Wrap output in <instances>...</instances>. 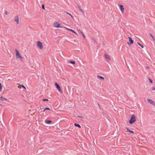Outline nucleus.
Here are the masks:
<instances>
[{
  "label": "nucleus",
  "mask_w": 155,
  "mask_h": 155,
  "mask_svg": "<svg viewBox=\"0 0 155 155\" xmlns=\"http://www.w3.org/2000/svg\"><path fill=\"white\" fill-rule=\"evenodd\" d=\"M53 26L55 28H63L62 26L61 25L58 21L54 22L53 23Z\"/></svg>",
  "instance_id": "nucleus-1"
},
{
  "label": "nucleus",
  "mask_w": 155,
  "mask_h": 155,
  "mask_svg": "<svg viewBox=\"0 0 155 155\" xmlns=\"http://www.w3.org/2000/svg\"><path fill=\"white\" fill-rule=\"evenodd\" d=\"M36 46L38 48H39L41 50L43 49V43L40 41H38L36 42Z\"/></svg>",
  "instance_id": "nucleus-2"
},
{
  "label": "nucleus",
  "mask_w": 155,
  "mask_h": 155,
  "mask_svg": "<svg viewBox=\"0 0 155 155\" xmlns=\"http://www.w3.org/2000/svg\"><path fill=\"white\" fill-rule=\"evenodd\" d=\"M136 121V118L135 116L133 114L132 115L129 121V122L130 124H132L134 123Z\"/></svg>",
  "instance_id": "nucleus-3"
},
{
  "label": "nucleus",
  "mask_w": 155,
  "mask_h": 155,
  "mask_svg": "<svg viewBox=\"0 0 155 155\" xmlns=\"http://www.w3.org/2000/svg\"><path fill=\"white\" fill-rule=\"evenodd\" d=\"M15 52L16 58L20 59L22 58V57L21 56L20 54L17 49H15Z\"/></svg>",
  "instance_id": "nucleus-4"
},
{
  "label": "nucleus",
  "mask_w": 155,
  "mask_h": 155,
  "mask_svg": "<svg viewBox=\"0 0 155 155\" xmlns=\"http://www.w3.org/2000/svg\"><path fill=\"white\" fill-rule=\"evenodd\" d=\"M146 100L147 102L155 106V102L154 101L149 98H147Z\"/></svg>",
  "instance_id": "nucleus-5"
},
{
  "label": "nucleus",
  "mask_w": 155,
  "mask_h": 155,
  "mask_svg": "<svg viewBox=\"0 0 155 155\" xmlns=\"http://www.w3.org/2000/svg\"><path fill=\"white\" fill-rule=\"evenodd\" d=\"M55 85L56 86V88L58 89L59 91L61 93H62L63 92L61 90V88L59 85L57 83H56L55 84Z\"/></svg>",
  "instance_id": "nucleus-6"
},
{
  "label": "nucleus",
  "mask_w": 155,
  "mask_h": 155,
  "mask_svg": "<svg viewBox=\"0 0 155 155\" xmlns=\"http://www.w3.org/2000/svg\"><path fill=\"white\" fill-rule=\"evenodd\" d=\"M104 57L105 59L108 61H109L110 60V56L107 54H105L104 55Z\"/></svg>",
  "instance_id": "nucleus-7"
},
{
  "label": "nucleus",
  "mask_w": 155,
  "mask_h": 155,
  "mask_svg": "<svg viewBox=\"0 0 155 155\" xmlns=\"http://www.w3.org/2000/svg\"><path fill=\"white\" fill-rule=\"evenodd\" d=\"M120 10L121 11V12L122 13H123L124 12V9L123 7V6L122 5H120Z\"/></svg>",
  "instance_id": "nucleus-8"
},
{
  "label": "nucleus",
  "mask_w": 155,
  "mask_h": 155,
  "mask_svg": "<svg viewBox=\"0 0 155 155\" xmlns=\"http://www.w3.org/2000/svg\"><path fill=\"white\" fill-rule=\"evenodd\" d=\"M125 128L127 130L126 131L127 132H128V133H130L132 134H134V132L133 131L130 130L128 127H126Z\"/></svg>",
  "instance_id": "nucleus-9"
},
{
  "label": "nucleus",
  "mask_w": 155,
  "mask_h": 155,
  "mask_svg": "<svg viewBox=\"0 0 155 155\" xmlns=\"http://www.w3.org/2000/svg\"><path fill=\"white\" fill-rule=\"evenodd\" d=\"M64 28H65L67 29L68 30H69L71 31H72V32L74 33L75 34H76L77 35H78V34L75 31H74L73 30L69 28H67L65 27H64Z\"/></svg>",
  "instance_id": "nucleus-10"
},
{
  "label": "nucleus",
  "mask_w": 155,
  "mask_h": 155,
  "mask_svg": "<svg viewBox=\"0 0 155 155\" xmlns=\"http://www.w3.org/2000/svg\"><path fill=\"white\" fill-rule=\"evenodd\" d=\"M0 98H1V99H0V100H1L2 101H8V102H10L8 100H7V99H6V98H4V97H2V96L1 97H0Z\"/></svg>",
  "instance_id": "nucleus-11"
},
{
  "label": "nucleus",
  "mask_w": 155,
  "mask_h": 155,
  "mask_svg": "<svg viewBox=\"0 0 155 155\" xmlns=\"http://www.w3.org/2000/svg\"><path fill=\"white\" fill-rule=\"evenodd\" d=\"M128 38L129 39V41L130 43V44H131V45L134 42L132 40L131 38L130 37H129Z\"/></svg>",
  "instance_id": "nucleus-12"
},
{
  "label": "nucleus",
  "mask_w": 155,
  "mask_h": 155,
  "mask_svg": "<svg viewBox=\"0 0 155 155\" xmlns=\"http://www.w3.org/2000/svg\"><path fill=\"white\" fill-rule=\"evenodd\" d=\"M97 77L99 79H101L103 80H104V78L102 76H97Z\"/></svg>",
  "instance_id": "nucleus-13"
},
{
  "label": "nucleus",
  "mask_w": 155,
  "mask_h": 155,
  "mask_svg": "<svg viewBox=\"0 0 155 155\" xmlns=\"http://www.w3.org/2000/svg\"><path fill=\"white\" fill-rule=\"evenodd\" d=\"M45 123H46L47 124H49L51 122H52L51 120H46L45 121Z\"/></svg>",
  "instance_id": "nucleus-14"
},
{
  "label": "nucleus",
  "mask_w": 155,
  "mask_h": 155,
  "mask_svg": "<svg viewBox=\"0 0 155 155\" xmlns=\"http://www.w3.org/2000/svg\"><path fill=\"white\" fill-rule=\"evenodd\" d=\"M74 125L75 126L78 127L79 128H81V126H80V125L79 124H74Z\"/></svg>",
  "instance_id": "nucleus-15"
},
{
  "label": "nucleus",
  "mask_w": 155,
  "mask_h": 155,
  "mask_svg": "<svg viewBox=\"0 0 155 155\" xmlns=\"http://www.w3.org/2000/svg\"><path fill=\"white\" fill-rule=\"evenodd\" d=\"M2 87L1 85V84L0 83V92H1L2 90Z\"/></svg>",
  "instance_id": "nucleus-16"
},
{
  "label": "nucleus",
  "mask_w": 155,
  "mask_h": 155,
  "mask_svg": "<svg viewBox=\"0 0 155 155\" xmlns=\"http://www.w3.org/2000/svg\"><path fill=\"white\" fill-rule=\"evenodd\" d=\"M78 8H79V11H81V12H82V13H84V11H83L82 10V9L81 8V7H78Z\"/></svg>",
  "instance_id": "nucleus-17"
},
{
  "label": "nucleus",
  "mask_w": 155,
  "mask_h": 155,
  "mask_svg": "<svg viewBox=\"0 0 155 155\" xmlns=\"http://www.w3.org/2000/svg\"><path fill=\"white\" fill-rule=\"evenodd\" d=\"M67 14H68L69 15H70L71 17L73 18V17L69 13L67 12H65Z\"/></svg>",
  "instance_id": "nucleus-18"
},
{
  "label": "nucleus",
  "mask_w": 155,
  "mask_h": 155,
  "mask_svg": "<svg viewBox=\"0 0 155 155\" xmlns=\"http://www.w3.org/2000/svg\"><path fill=\"white\" fill-rule=\"evenodd\" d=\"M70 63L71 64H75V62L74 61H70Z\"/></svg>",
  "instance_id": "nucleus-19"
},
{
  "label": "nucleus",
  "mask_w": 155,
  "mask_h": 155,
  "mask_svg": "<svg viewBox=\"0 0 155 155\" xmlns=\"http://www.w3.org/2000/svg\"><path fill=\"white\" fill-rule=\"evenodd\" d=\"M149 80L150 83H152L153 81L151 79H150V78H149Z\"/></svg>",
  "instance_id": "nucleus-20"
},
{
  "label": "nucleus",
  "mask_w": 155,
  "mask_h": 155,
  "mask_svg": "<svg viewBox=\"0 0 155 155\" xmlns=\"http://www.w3.org/2000/svg\"><path fill=\"white\" fill-rule=\"evenodd\" d=\"M48 101V99H44L42 100V101Z\"/></svg>",
  "instance_id": "nucleus-21"
},
{
  "label": "nucleus",
  "mask_w": 155,
  "mask_h": 155,
  "mask_svg": "<svg viewBox=\"0 0 155 155\" xmlns=\"http://www.w3.org/2000/svg\"><path fill=\"white\" fill-rule=\"evenodd\" d=\"M15 21H16L17 22V24H18V23H19V21H18V19H15Z\"/></svg>",
  "instance_id": "nucleus-22"
},
{
  "label": "nucleus",
  "mask_w": 155,
  "mask_h": 155,
  "mask_svg": "<svg viewBox=\"0 0 155 155\" xmlns=\"http://www.w3.org/2000/svg\"><path fill=\"white\" fill-rule=\"evenodd\" d=\"M150 35L151 36V38H152L153 39H154V37H153V36L152 35V34H150Z\"/></svg>",
  "instance_id": "nucleus-23"
},
{
  "label": "nucleus",
  "mask_w": 155,
  "mask_h": 155,
  "mask_svg": "<svg viewBox=\"0 0 155 155\" xmlns=\"http://www.w3.org/2000/svg\"><path fill=\"white\" fill-rule=\"evenodd\" d=\"M78 117L79 118H81L82 119L83 118V117L82 116H78Z\"/></svg>",
  "instance_id": "nucleus-24"
},
{
  "label": "nucleus",
  "mask_w": 155,
  "mask_h": 155,
  "mask_svg": "<svg viewBox=\"0 0 155 155\" xmlns=\"http://www.w3.org/2000/svg\"><path fill=\"white\" fill-rule=\"evenodd\" d=\"M21 86H22L21 87H22L23 88L25 89H26V87L23 85H21Z\"/></svg>",
  "instance_id": "nucleus-25"
},
{
  "label": "nucleus",
  "mask_w": 155,
  "mask_h": 155,
  "mask_svg": "<svg viewBox=\"0 0 155 155\" xmlns=\"http://www.w3.org/2000/svg\"><path fill=\"white\" fill-rule=\"evenodd\" d=\"M45 110H50V109L48 107H46L45 108Z\"/></svg>",
  "instance_id": "nucleus-26"
},
{
  "label": "nucleus",
  "mask_w": 155,
  "mask_h": 155,
  "mask_svg": "<svg viewBox=\"0 0 155 155\" xmlns=\"http://www.w3.org/2000/svg\"><path fill=\"white\" fill-rule=\"evenodd\" d=\"M42 8L43 9H45V7L44 5H42Z\"/></svg>",
  "instance_id": "nucleus-27"
},
{
  "label": "nucleus",
  "mask_w": 155,
  "mask_h": 155,
  "mask_svg": "<svg viewBox=\"0 0 155 155\" xmlns=\"http://www.w3.org/2000/svg\"><path fill=\"white\" fill-rule=\"evenodd\" d=\"M21 85H19L18 86V88H21Z\"/></svg>",
  "instance_id": "nucleus-28"
},
{
  "label": "nucleus",
  "mask_w": 155,
  "mask_h": 155,
  "mask_svg": "<svg viewBox=\"0 0 155 155\" xmlns=\"http://www.w3.org/2000/svg\"><path fill=\"white\" fill-rule=\"evenodd\" d=\"M153 90H155V87H152L151 88Z\"/></svg>",
  "instance_id": "nucleus-29"
},
{
  "label": "nucleus",
  "mask_w": 155,
  "mask_h": 155,
  "mask_svg": "<svg viewBox=\"0 0 155 155\" xmlns=\"http://www.w3.org/2000/svg\"><path fill=\"white\" fill-rule=\"evenodd\" d=\"M83 35L84 38H85V35L84 34V35Z\"/></svg>",
  "instance_id": "nucleus-30"
},
{
  "label": "nucleus",
  "mask_w": 155,
  "mask_h": 155,
  "mask_svg": "<svg viewBox=\"0 0 155 155\" xmlns=\"http://www.w3.org/2000/svg\"><path fill=\"white\" fill-rule=\"evenodd\" d=\"M137 44H138V45L140 46L141 45L140 43H139L138 42H137Z\"/></svg>",
  "instance_id": "nucleus-31"
},
{
  "label": "nucleus",
  "mask_w": 155,
  "mask_h": 155,
  "mask_svg": "<svg viewBox=\"0 0 155 155\" xmlns=\"http://www.w3.org/2000/svg\"><path fill=\"white\" fill-rule=\"evenodd\" d=\"M142 48H143V46L142 45H141L140 46Z\"/></svg>",
  "instance_id": "nucleus-32"
},
{
  "label": "nucleus",
  "mask_w": 155,
  "mask_h": 155,
  "mask_svg": "<svg viewBox=\"0 0 155 155\" xmlns=\"http://www.w3.org/2000/svg\"><path fill=\"white\" fill-rule=\"evenodd\" d=\"M81 34H82V35H83L84 34L83 33L82 31L81 32Z\"/></svg>",
  "instance_id": "nucleus-33"
},
{
  "label": "nucleus",
  "mask_w": 155,
  "mask_h": 155,
  "mask_svg": "<svg viewBox=\"0 0 155 155\" xmlns=\"http://www.w3.org/2000/svg\"><path fill=\"white\" fill-rule=\"evenodd\" d=\"M5 14H6V15H7L8 14H7V12H5Z\"/></svg>",
  "instance_id": "nucleus-34"
},
{
  "label": "nucleus",
  "mask_w": 155,
  "mask_h": 155,
  "mask_svg": "<svg viewBox=\"0 0 155 155\" xmlns=\"http://www.w3.org/2000/svg\"><path fill=\"white\" fill-rule=\"evenodd\" d=\"M45 110V109L44 110H43V112H45V110Z\"/></svg>",
  "instance_id": "nucleus-35"
},
{
  "label": "nucleus",
  "mask_w": 155,
  "mask_h": 155,
  "mask_svg": "<svg viewBox=\"0 0 155 155\" xmlns=\"http://www.w3.org/2000/svg\"><path fill=\"white\" fill-rule=\"evenodd\" d=\"M128 44H129V43L128 42L127 43Z\"/></svg>",
  "instance_id": "nucleus-36"
}]
</instances>
